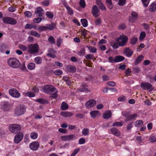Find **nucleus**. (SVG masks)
Listing matches in <instances>:
<instances>
[{
  "instance_id": "obj_35",
  "label": "nucleus",
  "mask_w": 156,
  "mask_h": 156,
  "mask_svg": "<svg viewBox=\"0 0 156 156\" xmlns=\"http://www.w3.org/2000/svg\"><path fill=\"white\" fill-rule=\"evenodd\" d=\"M36 101L42 104H46L48 102L47 100L41 98H39L36 100Z\"/></svg>"
},
{
  "instance_id": "obj_23",
  "label": "nucleus",
  "mask_w": 156,
  "mask_h": 156,
  "mask_svg": "<svg viewBox=\"0 0 156 156\" xmlns=\"http://www.w3.org/2000/svg\"><path fill=\"white\" fill-rule=\"evenodd\" d=\"M125 59L124 57L121 56H118L115 57V62H118L123 60Z\"/></svg>"
},
{
  "instance_id": "obj_50",
  "label": "nucleus",
  "mask_w": 156,
  "mask_h": 156,
  "mask_svg": "<svg viewBox=\"0 0 156 156\" xmlns=\"http://www.w3.org/2000/svg\"><path fill=\"white\" fill-rule=\"evenodd\" d=\"M47 29V30L48 29L50 30H52L54 29L55 27V25L54 24H52L51 25V24H47L46 25Z\"/></svg>"
},
{
  "instance_id": "obj_55",
  "label": "nucleus",
  "mask_w": 156,
  "mask_h": 156,
  "mask_svg": "<svg viewBox=\"0 0 156 156\" xmlns=\"http://www.w3.org/2000/svg\"><path fill=\"white\" fill-rule=\"evenodd\" d=\"M80 5L82 8H84L86 5L85 2L84 0H80Z\"/></svg>"
},
{
  "instance_id": "obj_33",
  "label": "nucleus",
  "mask_w": 156,
  "mask_h": 156,
  "mask_svg": "<svg viewBox=\"0 0 156 156\" xmlns=\"http://www.w3.org/2000/svg\"><path fill=\"white\" fill-rule=\"evenodd\" d=\"M68 108L69 106L67 104L64 102H62L61 106V108L62 110H66L68 109Z\"/></svg>"
},
{
  "instance_id": "obj_63",
  "label": "nucleus",
  "mask_w": 156,
  "mask_h": 156,
  "mask_svg": "<svg viewBox=\"0 0 156 156\" xmlns=\"http://www.w3.org/2000/svg\"><path fill=\"white\" fill-rule=\"evenodd\" d=\"M79 151V149H75L71 154L70 156H75Z\"/></svg>"
},
{
  "instance_id": "obj_64",
  "label": "nucleus",
  "mask_w": 156,
  "mask_h": 156,
  "mask_svg": "<svg viewBox=\"0 0 156 156\" xmlns=\"http://www.w3.org/2000/svg\"><path fill=\"white\" fill-rule=\"evenodd\" d=\"M81 33L82 34L84 37H85L87 34V30H86L85 29H82L81 31Z\"/></svg>"
},
{
  "instance_id": "obj_26",
  "label": "nucleus",
  "mask_w": 156,
  "mask_h": 156,
  "mask_svg": "<svg viewBox=\"0 0 156 156\" xmlns=\"http://www.w3.org/2000/svg\"><path fill=\"white\" fill-rule=\"evenodd\" d=\"M144 123L143 121L140 120L136 121L134 123L135 126L136 127H139L142 126Z\"/></svg>"
},
{
  "instance_id": "obj_10",
  "label": "nucleus",
  "mask_w": 156,
  "mask_h": 156,
  "mask_svg": "<svg viewBox=\"0 0 156 156\" xmlns=\"http://www.w3.org/2000/svg\"><path fill=\"white\" fill-rule=\"evenodd\" d=\"M91 12L96 18L98 17L100 14V10L96 5H94L92 7Z\"/></svg>"
},
{
  "instance_id": "obj_40",
  "label": "nucleus",
  "mask_w": 156,
  "mask_h": 156,
  "mask_svg": "<svg viewBox=\"0 0 156 156\" xmlns=\"http://www.w3.org/2000/svg\"><path fill=\"white\" fill-rule=\"evenodd\" d=\"M35 67V65L33 63H30L27 66L28 69L30 70H33Z\"/></svg>"
},
{
  "instance_id": "obj_38",
  "label": "nucleus",
  "mask_w": 156,
  "mask_h": 156,
  "mask_svg": "<svg viewBox=\"0 0 156 156\" xmlns=\"http://www.w3.org/2000/svg\"><path fill=\"white\" fill-rule=\"evenodd\" d=\"M80 21L83 27H86L87 26L88 22L86 19H81Z\"/></svg>"
},
{
  "instance_id": "obj_51",
  "label": "nucleus",
  "mask_w": 156,
  "mask_h": 156,
  "mask_svg": "<svg viewBox=\"0 0 156 156\" xmlns=\"http://www.w3.org/2000/svg\"><path fill=\"white\" fill-rule=\"evenodd\" d=\"M19 48L20 49L22 50L23 51H27V48L26 46L22 44H20L19 45Z\"/></svg>"
},
{
  "instance_id": "obj_48",
  "label": "nucleus",
  "mask_w": 156,
  "mask_h": 156,
  "mask_svg": "<svg viewBox=\"0 0 156 156\" xmlns=\"http://www.w3.org/2000/svg\"><path fill=\"white\" fill-rule=\"evenodd\" d=\"M146 36V34L144 32H142L140 35L139 39L140 40H143Z\"/></svg>"
},
{
  "instance_id": "obj_27",
  "label": "nucleus",
  "mask_w": 156,
  "mask_h": 156,
  "mask_svg": "<svg viewBox=\"0 0 156 156\" xmlns=\"http://www.w3.org/2000/svg\"><path fill=\"white\" fill-rule=\"evenodd\" d=\"M65 6L66 9L68 13L70 15H72L73 13V12L72 9V8H71L69 6L67 5L66 4L65 5Z\"/></svg>"
},
{
  "instance_id": "obj_16",
  "label": "nucleus",
  "mask_w": 156,
  "mask_h": 156,
  "mask_svg": "<svg viewBox=\"0 0 156 156\" xmlns=\"http://www.w3.org/2000/svg\"><path fill=\"white\" fill-rule=\"evenodd\" d=\"M137 18V14L135 12H133L131 13V16L129 19V21L132 23H134Z\"/></svg>"
},
{
  "instance_id": "obj_61",
  "label": "nucleus",
  "mask_w": 156,
  "mask_h": 156,
  "mask_svg": "<svg viewBox=\"0 0 156 156\" xmlns=\"http://www.w3.org/2000/svg\"><path fill=\"white\" fill-rule=\"evenodd\" d=\"M24 14L26 16L28 17H30L32 15L31 13L30 12L28 11L25 12H24Z\"/></svg>"
},
{
  "instance_id": "obj_32",
  "label": "nucleus",
  "mask_w": 156,
  "mask_h": 156,
  "mask_svg": "<svg viewBox=\"0 0 156 156\" xmlns=\"http://www.w3.org/2000/svg\"><path fill=\"white\" fill-rule=\"evenodd\" d=\"M82 134L84 136H87L89 134V130L88 129L84 128L82 130Z\"/></svg>"
},
{
  "instance_id": "obj_41",
  "label": "nucleus",
  "mask_w": 156,
  "mask_h": 156,
  "mask_svg": "<svg viewBox=\"0 0 156 156\" xmlns=\"http://www.w3.org/2000/svg\"><path fill=\"white\" fill-rule=\"evenodd\" d=\"M111 45L114 49H116L118 48L119 45L116 42H112L111 43Z\"/></svg>"
},
{
  "instance_id": "obj_7",
  "label": "nucleus",
  "mask_w": 156,
  "mask_h": 156,
  "mask_svg": "<svg viewBox=\"0 0 156 156\" xmlns=\"http://www.w3.org/2000/svg\"><path fill=\"white\" fill-rule=\"evenodd\" d=\"M140 86L144 90H148L149 91H151L154 89L152 85L148 82L141 83Z\"/></svg>"
},
{
  "instance_id": "obj_30",
  "label": "nucleus",
  "mask_w": 156,
  "mask_h": 156,
  "mask_svg": "<svg viewBox=\"0 0 156 156\" xmlns=\"http://www.w3.org/2000/svg\"><path fill=\"white\" fill-rule=\"evenodd\" d=\"M24 95L26 96H28L30 98L34 97L35 96L34 93L30 91H27L24 93Z\"/></svg>"
},
{
  "instance_id": "obj_18",
  "label": "nucleus",
  "mask_w": 156,
  "mask_h": 156,
  "mask_svg": "<svg viewBox=\"0 0 156 156\" xmlns=\"http://www.w3.org/2000/svg\"><path fill=\"white\" fill-rule=\"evenodd\" d=\"M112 133L117 136H119L121 135L120 132L117 129L115 128H112L111 129Z\"/></svg>"
},
{
  "instance_id": "obj_47",
  "label": "nucleus",
  "mask_w": 156,
  "mask_h": 156,
  "mask_svg": "<svg viewBox=\"0 0 156 156\" xmlns=\"http://www.w3.org/2000/svg\"><path fill=\"white\" fill-rule=\"evenodd\" d=\"M7 49V46L4 45H3L0 47V51L2 53H4Z\"/></svg>"
},
{
  "instance_id": "obj_4",
  "label": "nucleus",
  "mask_w": 156,
  "mask_h": 156,
  "mask_svg": "<svg viewBox=\"0 0 156 156\" xmlns=\"http://www.w3.org/2000/svg\"><path fill=\"white\" fill-rule=\"evenodd\" d=\"M39 48V46L37 44H30L27 47V52L31 54L37 53Z\"/></svg>"
},
{
  "instance_id": "obj_39",
  "label": "nucleus",
  "mask_w": 156,
  "mask_h": 156,
  "mask_svg": "<svg viewBox=\"0 0 156 156\" xmlns=\"http://www.w3.org/2000/svg\"><path fill=\"white\" fill-rule=\"evenodd\" d=\"M34 61L37 64H40L42 62V59L40 57H37L35 58Z\"/></svg>"
},
{
  "instance_id": "obj_60",
  "label": "nucleus",
  "mask_w": 156,
  "mask_h": 156,
  "mask_svg": "<svg viewBox=\"0 0 156 156\" xmlns=\"http://www.w3.org/2000/svg\"><path fill=\"white\" fill-rule=\"evenodd\" d=\"M41 20H42V19L41 18L39 17V18H35L33 20V22L35 23H39L40 22H41Z\"/></svg>"
},
{
  "instance_id": "obj_11",
  "label": "nucleus",
  "mask_w": 156,
  "mask_h": 156,
  "mask_svg": "<svg viewBox=\"0 0 156 156\" xmlns=\"http://www.w3.org/2000/svg\"><path fill=\"white\" fill-rule=\"evenodd\" d=\"M61 138L64 141H68L76 139V137L73 134L64 136H61Z\"/></svg>"
},
{
  "instance_id": "obj_3",
  "label": "nucleus",
  "mask_w": 156,
  "mask_h": 156,
  "mask_svg": "<svg viewBox=\"0 0 156 156\" xmlns=\"http://www.w3.org/2000/svg\"><path fill=\"white\" fill-rule=\"evenodd\" d=\"M26 111V108L23 105H19L14 109V114L15 115L19 116L23 115Z\"/></svg>"
},
{
  "instance_id": "obj_1",
  "label": "nucleus",
  "mask_w": 156,
  "mask_h": 156,
  "mask_svg": "<svg viewBox=\"0 0 156 156\" xmlns=\"http://www.w3.org/2000/svg\"><path fill=\"white\" fill-rule=\"evenodd\" d=\"M42 89L45 93L50 94L51 97L53 98H56L58 96L57 89L51 85H45L43 87Z\"/></svg>"
},
{
  "instance_id": "obj_54",
  "label": "nucleus",
  "mask_w": 156,
  "mask_h": 156,
  "mask_svg": "<svg viewBox=\"0 0 156 156\" xmlns=\"http://www.w3.org/2000/svg\"><path fill=\"white\" fill-rule=\"evenodd\" d=\"M42 4L43 6H47L49 4V0L44 1L42 2Z\"/></svg>"
},
{
  "instance_id": "obj_36",
  "label": "nucleus",
  "mask_w": 156,
  "mask_h": 156,
  "mask_svg": "<svg viewBox=\"0 0 156 156\" xmlns=\"http://www.w3.org/2000/svg\"><path fill=\"white\" fill-rule=\"evenodd\" d=\"M144 57L142 55L139 56L136 59V61L135 62L136 64H137L140 62L144 58Z\"/></svg>"
},
{
  "instance_id": "obj_2",
  "label": "nucleus",
  "mask_w": 156,
  "mask_h": 156,
  "mask_svg": "<svg viewBox=\"0 0 156 156\" xmlns=\"http://www.w3.org/2000/svg\"><path fill=\"white\" fill-rule=\"evenodd\" d=\"M8 65L14 68H19L20 66V63L17 59L14 58H10L7 60Z\"/></svg>"
},
{
  "instance_id": "obj_53",
  "label": "nucleus",
  "mask_w": 156,
  "mask_h": 156,
  "mask_svg": "<svg viewBox=\"0 0 156 156\" xmlns=\"http://www.w3.org/2000/svg\"><path fill=\"white\" fill-rule=\"evenodd\" d=\"M142 1L143 5L145 7L148 6V4L149 3V0H141Z\"/></svg>"
},
{
  "instance_id": "obj_21",
  "label": "nucleus",
  "mask_w": 156,
  "mask_h": 156,
  "mask_svg": "<svg viewBox=\"0 0 156 156\" xmlns=\"http://www.w3.org/2000/svg\"><path fill=\"white\" fill-rule=\"evenodd\" d=\"M112 115L111 112L108 111L105 112L103 115V117L105 119H108L110 118Z\"/></svg>"
},
{
  "instance_id": "obj_44",
  "label": "nucleus",
  "mask_w": 156,
  "mask_h": 156,
  "mask_svg": "<svg viewBox=\"0 0 156 156\" xmlns=\"http://www.w3.org/2000/svg\"><path fill=\"white\" fill-rule=\"evenodd\" d=\"M46 15L48 18L51 19H52L53 17V14L52 13L49 11L46 12Z\"/></svg>"
},
{
  "instance_id": "obj_13",
  "label": "nucleus",
  "mask_w": 156,
  "mask_h": 156,
  "mask_svg": "<svg viewBox=\"0 0 156 156\" xmlns=\"http://www.w3.org/2000/svg\"><path fill=\"white\" fill-rule=\"evenodd\" d=\"M29 146L31 149L35 151L39 147V144L38 142L35 141L30 143Z\"/></svg>"
},
{
  "instance_id": "obj_29",
  "label": "nucleus",
  "mask_w": 156,
  "mask_h": 156,
  "mask_svg": "<svg viewBox=\"0 0 156 156\" xmlns=\"http://www.w3.org/2000/svg\"><path fill=\"white\" fill-rule=\"evenodd\" d=\"M106 3L109 9H112V8L113 6L112 3V0H106Z\"/></svg>"
},
{
  "instance_id": "obj_37",
  "label": "nucleus",
  "mask_w": 156,
  "mask_h": 156,
  "mask_svg": "<svg viewBox=\"0 0 156 156\" xmlns=\"http://www.w3.org/2000/svg\"><path fill=\"white\" fill-rule=\"evenodd\" d=\"M30 34L33 36H34L37 37H39L40 35L36 31L32 30L30 31Z\"/></svg>"
},
{
  "instance_id": "obj_25",
  "label": "nucleus",
  "mask_w": 156,
  "mask_h": 156,
  "mask_svg": "<svg viewBox=\"0 0 156 156\" xmlns=\"http://www.w3.org/2000/svg\"><path fill=\"white\" fill-rule=\"evenodd\" d=\"M67 70L69 72L73 73L75 72L76 68L74 66L69 65L67 66Z\"/></svg>"
},
{
  "instance_id": "obj_17",
  "label": "nucleus",
  "mask_w": 156,
  "mask_h": 156,
  "mask_svg": "<svg viewBox=\"0 0 156 156\" xmlns=\"http://www.w3.org/2000/svg\"><path fill=\"white\" fill-rule=\"evenodd\" d=\"M124 53L128 57H130L133 54V52L128 48H125L123 51Z\"/></svg>"
},
{
  "instance_id": "obj_6",
  "label": "nucleus",
  "mask_w": 156,
  "mask_h": 156,
  "mask_svg": "<svg viewBox=\"0 0 156 156\" xmlns=\"http://www.w3.org/2000/svg\"><path fill=\"white\" fill-rule=\"evenodd\" d=\"M9 128L11 132L15 133L16 132L20 131L21 127L18 124H12L9 125Z\"/></svg>"
},
{
  "instance_id": "obj_14",
  "label": "nucleus",
  "mask_w": 156,
  "mask_h": 156,
  "mask_svg": "<svg viewBox=\"0 0 156 156\" xmlns=\"http://www.w3.org/2000/svg\"><path fill=\"white\" fill-rule=\"evenodd\" d=\"M96 104V101L93 99H91L87 101L86 104L87 108H90L94 106Z\"/></svg>"
},
{
  "instance_id": "obj_49",
  "label": "nucleus",
  "mask_w": 156,
  "mask_h": 156,
  "mask_svg": "<svg viewBox=\"0 0 156 156\" xmlns=\"http://www.w3.org/2000/svg\"><path fill=\"white\" fill-rule=\"evenodd\" d=\"M48 41L51 44H54L55 43V39L52 36L49 37L48 38Z\"/></svg>"
},
{
  "instance_id": "obj_62",
  "label": "nucleus",
  "mask_w": 156,
  "mask_h": 156,
  "mask_svg": "<svg viewBox=\"0 0 156 156\" xmlns=\"http://www.w3.org/2000/svg\"><path fill=\"white\" fill-rule=\"evenodd\" d=\"M126 27V26L125 24L122 23L119 26V28L120 30H123Z\"/></svg>"
},
{
  "instance_id": "obj_45",
  "label": "nucleus",
  "mask_w": 156,
  "mask_h": 156,
  "mask_svg": "<svg viewBox=\"0 0 156 156\" xmlns=\"http://www.w3.org/2000/svg\"><path fill=\"white\" fill-rule=\"evenodd\" d=\"M63 41L62 39L60 37L58 38L57 40V45L58 47H59Z\"/></svg>"
},
{
  "instance_id": "obj_34",
  "label": "nucleus",
  "mask_w": 156,
  "mask_h": 156,
  "mask_svg": "<svg viewBox=\"0 0 156 156\" xmlns=\"http://www.w3.org/2000/svg\"><path fill=\"white\" fill-rule=\"evenodd\" d=\"M137 117V115L136 114H132L127 117V119L129 120H134Z\"/></svg>"
},
{
  "instance_id": "obj_58",
  "label": "nucleus",
  "mask_w": 156,
  "mask_h": 156,
  "mask_svg": "<svg viewBox=\"0 0 156 156\" xmlns=\"http://www.w3.org/2000/svg\"><path fill=\"white\" fill-rule=\"evenodd\" d=\"M85 142V139L81 138L79 140V144H84Z\"/></svg>"
},
{
  "instance_id": "obj_24",
  "label": "nucleus",
  "mask_w": 156,
  "mask_h": 156,
  "mask_svg": "<svg viewBox=\"0 0 156 156\" xmlns=\"http://www.w3.org/2000/svg\"><path fill=\"white\" fill-rule=\"evenodd\" d=\"M61 115L64 117H66L72 116L73 115V114L70 112H62L61 113Z\"/></svg>"
},
{
  "instance_id": "obj_52",
  "label": "nucleus",
  "mask_w": 156,
  "mask_h": 156,
  "mask_svg": "<svg viewBox=\"0 0 156 156\" xmlns=\"http://www.w3.org/2000/svg\"><path fill=\"white\" fill-rule=\"evenodd\" d=\"M54 73L57 75H60L62 73V71L60 69H57L54 71Z\"/></svg>"
},
{
  "instance_id": "obj_59",
  "label": "nucleus",
  "mask_w": 156,
  "mask_h": 156,
  "mask_svg": "<svg viewBox=\"0 0 156 156\" xmlns=\"http://www.w3.org/2000/svg\"><path fill=\"white\" fill-rule=\"evenodd\" d=\"M39 28L40 29L39 31H42L47 30L46 26H40V28Z\"/></svg>"
},
{
  "instance_id": "obj_9",
  "label": "nucleus",
  "mask_w": 156,
  "mask_h": 156,
  "mask_svg": "<svg viewBox=\"0 0 156 156\" xmlns=\"http://www.w3.org/2000/svg\"><path fill=\"white\" fill-rule=\"evenodd\" d=\"M9 94L12 97L18 98L20 96V94L19 92L15 88H12L9 90Z\"/></svg>"
},
{
  "instance_id": "obj_57",
  "label": "nucleus",
  "mask_w": 156,
  "mask_h": 156,
  "mask_svg": "<svg viewBox=\"0 0 156 156\" xmlns=\"http://www.w3.org/2000/svg\"><path fill=\"white\" fill-rule=\"evenodd\" d=\"M3 105L5 110H7L9 108L8 103L6 102H3Z\"/></svg>"
},
{
  "instance_id": "obj_22",
  "label": "nucleus",
  "mask_w": 156,
  "mask_h": 156,
  "mask_svg": "<svg viewBox=\"0 0 156 156\" xmlns=\"http://www.w3.org/2000/svg\"><path fill=\"white\" fill-rule=\"evenodd\" d=\"M87 85L83 84L81 86V87L78 89L81 92L87 91L88 90L87 87Z\"/></svg>"
},
{
  "instance_id": "obj_12",
  "label": "nucleus",
  "mask_w": 156,
  "mask_h": 156,
  "mask_svg": "<svg viewBox=\"0 0 156 156\" xmlns=\"http://www.w3.org/2000/svg\"><path fill=\"white\" fill-rule=\"evenodd\" d=\"M23 137V134L21 132H20L16 135L14 138V141L16 143H19L22 140Z\"/></svg>"
},
{
  "instance_id": "obj_56",
  "label": "nucleus",
  "mask_w": 156,
  "mask_h": 156,
  "mask_svg": "<svg viewBox=\"0 0 156 156\" xmlns=\"http://www.w3.org/2000/svg\"><path fill=\"white\" fill-rule=\"evenodd\" d=\"M101 19L100 18L97 19L95 21V24L96 25H99L101 23Z\"/></svg>"
},
{
  "instance_id": "obj_42",
  "label": "nucleus",
  "mask_w": 156,
  "mask_h": 156,
  "mask_svg": "<svg viewBox=\"0 0 156 156\" xmlns=\"http://www.w3.org/2000/svg\"><path fill=\"white\" fill-rule=\"evenodd\" d=\"M137 40L138 39L136 37H133L130 40V44H135L137 42Z\"/></svg>"
},
{
  "instance_id": "obj_5",
  "label": "nucleus",
  "mask_w": 156,
  "mask_h": 156,
  "mask_svg": "<svg viewBox=\"0 0 156 156\" xmlns=\"http://www.w3.org/2000/svg\"><path fill=\"white\" fill-rule=\"evenodd\" d=\"M128 40L127 37L124 34L121 35L116 39V41L118 42L119 45L120 46H125Z\"/></svg>"
},
{
  "instance_id": "obj_15",
  "label": "nucleus",
  "mask_w": 156,
  "mask_h": 156,
  "mask_svg": "<svg viewBox=\"0 0 156 156\" xmlns=\"http://www.w3.org/2000/svg\"><path fill=\"white\" fill-rule=\"evenodd\" d=\"M96 3L102 11H104L106 10V8L103 4L101 0H96Z\"/></svg>"
},
{
  "instance_id": "obj_46",
  "label": "nucleus",
  "mask_w": 156,
  "mask_h": 156,
  "mask_svg": "<svg viewBox=\"0 0 156 156\" xmlns=\"http://www.w3.org/2000/svg\"><path fill=\"white\" fill-rule=\"evenodd\" d=\"M123 124L122 122H114L112 125L113 126H122Z\"/></svg>"
},
{
  "instance_id": "obj_43",
  "label": "nucleus",
  "mask_w": 156,
  "mask_h": 156,
  "mask_svg": "<svg viewBox=\"0 0 156 156\" xmlns=\"http://www.w3.org/2000/svg\"><path fill=\"white\" fill-rule=\"evenodd\" d=\"M87 47L92 53H95L97 49L95 47L88 46H87Z\"/></svg>"
},
{
  "instance_id": "obj_28",
  "label": "nucleus",
  "mask_w": 156,
  "mask_h": 156,
  "mask_svg": "<svg viewBox=\"0 0 156 156\" xmlns=\"http://www.w3.org/2000/svg\"><path fill=\"white\" fill-rule=\"evenodd\" d=\"M38 135L37 133L34 132H32L30 134V137L33 140H35L38 137Z\"/></svg>"
},
{
  "instance_id": "obj_20",
  "label": "nucleus",
  "mask_w": 156,
  "mask_h": 156,
  "mask_svg": "<svg viewBox=\"0 0 156 156\" xmlns=\"http://www.w3.org/2000/svg\"><path fill=\"white\" fill-rule=\"evenodd\" d=\"M43 9L40 7H38L35 12V13L36 15L39 16H42L43 14Z\"/></svg>"
},
{
  "instance_id": "obj_8",
  "label": "nucleus",
  "mask_w": 156,
  "mask_h": 156,
  "mask_svg": "<svg viewBox=\"0 0 156 156\" xmlns=\"http://www.w3.org/2000/svg\"><path fill=\"white\" fill-rule=\"evenodd\" d=\"M4 23L14 25L17 23V21L13 18L9 17H4L2 19Z\"/></svg>"
},
{
  "instance_id": "obj_31",
  "label": "nucleus",
  "mask_w": 156,
  "mask_h": 156,
  "mask_svg": "<svg viewBox=\"0 0 156 156\" xmlns=\"http://www.w3.org/2000/svg\"><path fill=\"white\" fill-rule=\"evenodd\" d=\"M156 10V4L155 3H152L150 5L149 10L151 12H154Z\"/></svg>"
},
{
  "instance_id": "obj_19",
  "label": "nucleus",
  "mask_w": 156,
  "mask_h": 156,
  "mask_svg": "<svg viewBox=\"0 0 156 156\" xmlns=\"http://www.w3.org/2000/svg\"><path fill=\"white\" fill-rule=\"evenodd\" d=\"M90 115L91 118H94L99 116L100 113L99 111L96 110L90 112Z\"/></svg>"
}]
</instances>
